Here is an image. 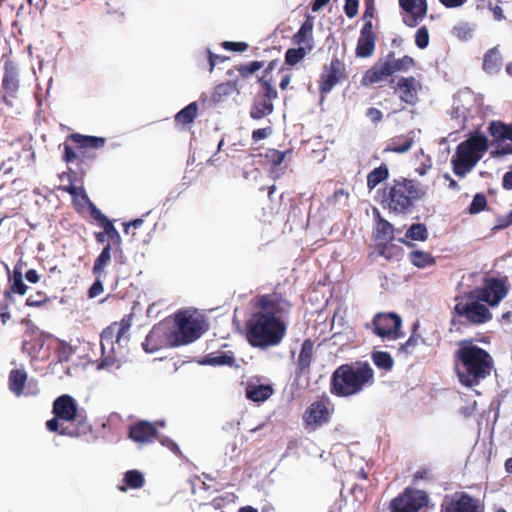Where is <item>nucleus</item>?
Masks as SVG:
<instances>
[{"label": "nucleus", "instance_id": "obj_24", "mask_svg": "<svg viewBox=\"0 0 512 512\" xmlns=\"http://www.w3.org/2000/svg\"><path fill=\"white\" fill-rule=\"evenodd\" d=\"M314 356V342L308 338L301 345V349L296 362L297 376H304L310 373L311 364Z\"/></svg>", "mask_w": 512, "mask_h": 512}, {"label": "nucleus", "instance_id": "obj_9", "mask_svg": "<svg viewBox=\"0 0 512 512\" xmlns=\"http://www.w3.org/2000/svg\"><path fill=\"white\" fill-rule=\"evenodd\" d=\"M255 312L285 320L290 314L292 303L280 292L260 294L254 298Z\"/></svg>", "mask_w": 512, "mask_h": 512}, {"label": "nucleus", "instance_id": "obj_61", "mask_svg": "<svg viewBox=\"0 0 512 512\" xmlns=\"http://www.w3.org/2000/svg\"><path fill=\"white\" fill-rule=\"evenodd\" d=\"M271 134H272V128L270 126L265 127V128H260V129L254 130L252 132V140L254 142H258L262 139L267 138Z\"/></svg>", "mask_w": 512, "mask_h": 512}, {"label": "nucleus", "instance_id": "obj_14", "mask_svg": "<svg viewBox=\"0 0 512 512\" xmlns=\"http://www.w3.org/2000/svg\"><path fill=\"white\" fill-rule=\"evenodd\" d=\"M373 332L382 339L396 340L403 337L402 319L396 313H377L373 320Z\"/></svg>", "mask_w": 512, "mask_h": 512}, {"label": "nucleus", "instance_id": "obj_54", "mask_svg": "<svg viewBox=\"0 0 512 512\" xmlns=\"http://www.w3.org/2000/svg\"><path fill=\"white\" fill-rule=\"evenodd\" d=\"M87 203L91 207L90 214L92 218L96 220L102 228H104L107 223L112 222L90 200Z\"/></svg>", "mask_w": 512, "mask_h": 512}, {"label": "nucleus", "instance_id": "obj_28", "mask_svg": "<svg viewBox=\"0 0 512 512\" xmlns=\"http://www.w3.org/2000/svg\"><path fill=\"white\" fill-rule=\"evenodd\" d=\"M394 238L395 237L393 225L378 214V220L376 222V227L374 231V239L376 243H391L394 240Z\"/></svg>", "mask_w": 512, "mask_h": 512}, {"label": "nucleus", "instance_id": "obj_12", "mask_svg": "<svg viewBox=\"0 0 512 512\" xmlns=\"http://www.w3.org/2000/svg\"><path fill=\"white\" fill-rule=\"evenodd\" d=\"M263 94L254 98L249 115L254 120H260L274 111L273 100L278 98V92L272 85V77L262 75L258 78Z\"/></svg>", "mask_w": 512, "mask_h": 512}, {"label": "nucleus", "instance_id": "obj_46", "mask_svg": "<svg viewBox=\"0 0 512 512\" xmlns=\"http://www.w3.org/2000/svg\"><path fill=\"white\" fill-rule=\"evenodd\" d=\"M3 88L6 92L13 95L18 89V79L12 70H8L5 66V73L2 80Z\"/></svg>", "mask_w": 512, "mask_h": 512}, {"label": "nucleus", "instance_id": "obj_64", "mask_svg": "<svg viewBox=\"0 0 512 512\" xmlns=\"http://www.w3.org/2000/svg\"><path fill=\"white\" fill-rule=\"evenodd\" d=\"M366 116L374 123L377 124L382 121L383 114L382 112L374 107H370L366 111Z\"/></svg>", "mask_w": 512, "mask_h": 512}, {"label": "nucleus", "instance_id": "obj_44", "mask_svg": "<svg viewBox=\"0 0 512 512\" xmlns=\"http://www.w3.org/2000/svg\"><path fill=\"white\" fill-rule=\"evenodd\" d=\"M374 364L381 369L389 371L394 365L393 358L388 352L377 351L372 354Z\"/></svg>", "mask_w": 512, "mask_h": 512}, {"label": "nucleus", "instance_id": "obj_3", "mask_svg": "<svg viewBox=\"0 0 512 512\" xmlns=\"http://www.w3.org/2000/svg\"><path fill=\"white\" fill-rule=\"evenodd\" d=\"M425 195L426 191L419 181L405 177L391 180L380 192L382 207L396 215L411 213L416 202Z\"/></svg>", "mask_w": 512, "mask_h": 512}, {"label": "nucleus", "instance_id": "obj_62", "mask_svg": "<svg viewBox=\"0 0 512 512\" xmlns=\"http://www.w3.org/2000/svg\"><path fill=\"white\" fill-rule=\"evenodd\" d=\"M159 441L163 446L171 450L175 455L181 456V450L175 441L168 437H163L162 439H159Z\"/></svg>", "mask_w": 512, "mask_h": 512}, {"label": "nucleus", "instance_id": "obj_20", "mask_svg": "<svg viewBox=\"0 0 512 512\" xmlns=\"http://www.w3.org/2000/svg\"><path fill=\"white\" fill-rule=\"evenodd\" d=\"M377 33L371 20L364 22L357 40L355 55L358 58H369L375 52Z\"/></svg>", "mask_w": 512, "mask_h": 512}, {"label": "nucleus", "instance_id": "obj_35", "mask_svg": "<svg viewBox=\"0 0 512 512\" xmlns=\"http://www.w3.org/2000/svg\"><path fill=\"white\" fill-rule=\"evenodd\" d=\"M408 258L411 264L419 269L434 266L435 258L431 253L423 250H413L409 253Z\"/></svg>", "mask_w": 512, "mask_h": 512}, {"label": "nucleus", "instance_id": "obj_49", "mask_svg": "<svg viewBox=\"0 0 512 512\" xmlns=\"http://www.w3.org/2000/svg\"><path fill=\"white\" fill-rule=\"evenodd\" d=\"M291 152V149H288L286 151H279L274 148H269L266 151L265 157L267 161L271 163L273 166H279L284 161L286 155Z\"/></svg>", "mask_w": 512, "mask_h": 512}, {"label": "nucleus", "instance_id": "obj_48", "mask_svg": "<svg viewBox=\"0 0 512 512\" xmlns=\"http://www.w3.org/2000/svg\"><path fill=\"white\" fill-rule=\"evenodd\" d=\"M50 302L49 296L44 291H37L31 294L25 301V305L28 307L39 308Z\"/></svg>", "mask_w": 512, "mask_h": 512}, {"label": "nucleus", "instance_id": "obj_33", "mask_svg": "<svg viewBox=\"0 0 512 512\" xmlns=\"http://www.w3.org/2000/svg\"><path fill=\"white\" fill-rule=\"evenodd\" d=\"M201 364L210 366H233L235 364V357L231 351L209 353L204 356Z\"/></svg>", "mask_w": 512, "mask_h": 512}, {"label": "nucleus", "instance_id": "obj_19", "mask_svg": "<svg viewBox=\"0 0 512 512\" xmlns=\"http://www.w3.org/2000/svg\"><path fill=\"white\" fill-rule=\"evenodd\" d=\"M402 22L407 26L416 27L428 13L427 0H399Z\"/></svg>", "mask_w": 512, "mask_h": 512}, {"label": "nucleus", "instance_id": "obj_2", "mask_svg": "<svg viewBox=\"0 0 512 512\" xmlns=\"http://www.w3.org/2000/svg\"><path fill=\"white\" fill-rule=\"evenodd\" d=\"M375 383L371 365L364 361L341 364L332 373L329 391L339 398H348L362 393Z\"/></svg>", "mask_w": 512, "mask_h": 512}, {"label": "nucleus", "instance_id": "obj_18", "mask_svg": "<svg viewBox=\"0 0 512 512\" xmlns=\"http://www.w3.org/2000/svg\"><path fill=\"white\" fill-rule=\"evenodd\" d=\"M52 412L57 418H60L63 422L68 424H73L74 427L78 425L80 421H87L78 414L77 403L75 399L68 394H63L54 400Z\"/></svg>", "mask_w": 512, "mask_h": 512}, {"label": "nucleus", "instance_id": "obj_30", "mask_svg": "<svg viewBox=\"0 0 512 512\" xmlns=\"http://www.w3.org/2000/svg\"><path fill=\"white\" fill-rule=\"evenodd\" d=\"M488 132L495 142L512 141V123L505 124L502 121H492L488 126Z\"/></svg>", "mask_w": 512, "mask_h": 512}, {"label": "nucleus", "instance_id": "obj_60", "mask_svg": "<svg viewBox=\"0 0 512 512\" xmlns=\"http://www.w3.org/2000/svg\"><path fill=\"white\" fill-rule=\"evenodd\" d=\"M229 58L223 55L214 54L210 50H208V60H209V71L212 72L217 63H222L228 60Z\"/></svg>", "mask_w": 512, "mask_h": 512}, {"label": "nucleus", "instance_id": "obj_17", "mask_svg": "<svg viewBox=\"0 0 512 512\" xmlns=\"http://www.w3.org/2000/svg\"><path fill=\"white\" fill-rule=\"evenodd\" d=\"M472 291L481 298L482 302L494 307L506 297L508 288L501 279L487 277L484 279L482 287H476Z\"/></svg>", "mask_w": 512, "mask_h": 512}, {"label": "nucleus", "instance_id": "obj_11", "mask_svg": "<svg viewBox=\"0 0 512 512\" xmlns=\"http://www.w3.org/2000/svg\"><path fill=\"white\" fill-rule=\"evenodd\" d=\"M334 404L331 399L323 394L316 401L312 402L303 414V422L306 429L316 430L328 424L334 413Z\"/></svg>", "mask_w": 512, "mask_h": 512}, {"label": "nucleus", "instance_id": "obj_15", "mask_svg": "<svg viewBox=\"0 0 512 512\" xmlns=\"http://www.w3.org/2000/svg\"><path fill=\"white\" fill-rule=\"evenodd\" d=\"M389 84L402 103L415 106L419 102L418 94L422 89V84L414 76H402L397 80L392 78Z\"/></svg>", "mask_w": 512, "mask_h": 512}, {"label": "nucleus", "instance_id": "obj_13", "mask_svg": "<svg viewBox=\"0 0 512 512\" xmlns=\"http://www.w3.org/2000/svg\"><path fill=\"white\" fill-rule=\"evenodd\" d=\"M347 79L346 65L343 60L334 56L328 64H325L318 81L320 94L326 95L332 89Z\"/></svg>", "mask_w": 512, "mask_h": 512}, {"label": "nucleus", "instance_id": "obj_39", "mask_svg": "<svg viewBox=\"0 0 512 512\" xmlns=\"http://www.w3.org/2000/svg\"><path fill=\"white\" fill-rule=\"evenodd\" d=\"M111 251H112V245H106L99 256L95 259L94 265L92 268L93 274L95 276H101V274L104 272L105 267L108 265V263L111 260Z\"/></svg>", "mask_w": 512, "mask_h": 512}, {"label": "nucleus", "instance_id": "obj_41", "mask_svg": "<svg viewBox=\"0 0 512 512\" xmlns=\"http://www.w3.org/2000/svg\"><path fill=\"white\" fill-rule=\"evenodd\" d=\"M428 229L425 224H412L406 231L405 236L413 241H426L428 239Z\"/></svg>", "mask_w": 512, "mask_h": 512}, {"label": "nucleus", "instance_id": "obj_56", "mask_svg": "<svg viewBox=\"0 0 512 512\" xmlns=\"http://www.w3.org/2000/svg\"><path fill=\"white\" fill-rule=\"evenodd\" d=\"M396 248L395 245H391V243H385V242H378L375 245V249L377 253L386 259L390 260L392 259V253L391 250Z\"/></svg>", "mask_w": 512, "mask_h": 512}, {"label": "nucleus", "instance_id": "obj_26", "mask_svg": "<svg viewBox=\"0 0 512 512\" xmlns=\"http://www.w3.org/2000/svg\"><path fill=\"white\" fill-rule=\"evenodd\" d=\"M164 336L168 338L169 334L165 333L161 327L154 326L142 343L143 349L147 353H154L160 350L164 346Z\"/></svg>", "mask_w": 512, "mask_h": 512}, {"label": "nucleus", "instance_id": "obj_43", "mask_svg": "<svg viewBox=\"0 0 512 512\" xmlns=\"http://www.w3.org/2000/svg\"><path fill=\"white\" fill-rule=\"evenodd\" d=\"M103 230H105V233L107 234V238L109 240L107 245H112V250L121 252L122 239L113 223H107Z\"/></svg>", "mask_w": 512, "mask_h": 512}, {"label": "nucleus", "instance_id": "obj_6", "mask_svg": "<svg viewBox=\"0 0 512 512\" xmlns=\"http://www.w3.org/2000/svg\"><path fill=\"white\" fill-rule=\"evenodd\" d=\"M487 149V138L478 133L459 143L451 159L454 174L464 177L476 166Z\"/></svg>", "mask_w": 512, "mask_h": 512}, {"label": "nucleus", "instance_id": "obj_36", "mask_svg": "<svg viewBox=\"0 0 512 512\" xmlns=\"http://www.w3.org/2000/svg\"><path fill=\"white\" fill-rule=\"evenodd\" d=\"M314 28V17L308 15L301 25L300 29L294 34L292 40L295 44H304L307 40H312Z\"/></svg>", "mask_w": 512, "mask_h": 512}, {"label": "nucleus", "instance_id": "obj_59", "mask_svg": "<svg viewBox=\"0 0 512 512\" xmlns=\"http://www.w3.org/2000/svg\"><path fill=\"white\" fill-rule=\"evenodd\" d=\"M104 291L103 283L100 279V276H96L95 282L92 284V286L88 290V297L89 298H95L102 294Z\"/></svg>", "mask_w": 512, "mask_h": 512}, {"label": "nucleus", "instance_id": "obj_58", "mask_svg": "<svg viewBox=\"0 0 512 512\" xmlns=\"http://www.w3.org/2000/svg\"><path fill=\"white\" fill-rule=\"evenodd\" d=\"M512 225V211L502 216H497L494 229L502 230Z\"/></svg>", "mask_w": 512, "mask_h": 512}, {"label": "nucleus", "instance_id": "obj_10", "mask_svg": "<svg viewBox=\"0 0 512 512\" xmlns=\"http://www.w3.org/2000/svg\"><path fill=\"white\" fill-rule=\"evenodd\" d=\"M175 324L176 329L168 336V341L172 346L192 343L202 334L199 321L187 312L176 314Z\"/></svg>", "mask_w": 512, "mask_h": 512}, {"label": "nucleus", "instance_id": "obj_63", "mask_svg": "<svg viewBox=\"0 0 512 512\" xmlns=\"http://www.w3.org/2000/svg\"><path fill=\"white\" fill-rule=\"evenodd\" d=\"M365 4V11L363 13V19L365 21L371 20L374 17L375 14V1L374 0H364Z\"/></svg>", "mask_w": 512, "mask_h": 512}, {"label": "nucleus", "instance_id": "obj_51", "mask_svg": "<svg viewBox=\"0 0 512 512\" xmlns=\"http://www.w3.org/2000/svg\"><path fill=\"white\" fill-rule=\"evenodd\" d=\"M27 285L24 283L23 278L10 282L8 290L4 291L5 300L11 299L12 294L24 295L27 292Z\"/></svg>", "mask_w": 512, "mask_h": 512}, {"label": "nucleus", "instance_id": "obj_45", "mask_svg": "<svg viewBox=\"0 0 512 512\" xmlns=\"http://www.w3.org/2000/svg\"><path fill=\"white\" fill-rule=\"evenodd\" d=\"M307 54L305 47L289 48L285 52V64L294 66L301 62Z\"/></svg>", "mask_w": 512, "mask_h": 512}, {"label": "nucleus", "instance_id": "obj_53", "mask_svg": "<svg viewBox=\"0 0 512 512\" xmlns=\"http://www.w3.org/2000/svg\"><path fill=\"white\" fill-rule=\"evenodd\" d=\"M420 343L423 344L424 339L420 335L413 333L405 343L401 344L400 351L407 354H412L415 350V347H417Z\"/></svg>", "mask_w": 512, "mask_h": 512}, {"label": "nucleus", "instance_id": "obj_50", "mask_svg": "<svg viewBox=\"0 0 512 512\" xmlns=\"http://www.w3.org/2000/svg\"><path fill=\"white\" fill-rule=\"evenodd\" d=\"M487 204L486 196L483 193H477L474 196L468 211L471 215L478 214L486 209Z\"/></svg>", "mask_w": 512, "mask_h": 512}, {"label": "nucleus", "instance_id": "obj_47", "mask_svg": "<svg viewBox=\"0 0 512 512\" xmlns=\"http://www.w3.org/2000/svg\"><path fill=\"white\" fill-rule=\"evenodd\" d=\"M500 56L499 54L494 50H489L483 60V69L487 72H494L498 69L500 65Z\"/></svg>", "mask_w": 512, "mask_h": 512}, {"label": "nucleus", "instance_id": "obj_55", "mask_svg": "<svg viewBox=\"0 0 512 512\" xmlns=\"http://www.w3.org/2000/svg\"><path fill=\"white\" fill-rule=\"evenodd\" d=\"M222 47L225 50L233 51V52H245L249 45L246 42H233V41H224L222 42Z\"/></svg>", "mask_w": 512, "mask_h": 512}, {"label": "nucleus", "instance_id": "obj_16", "mask_svg": "<svg viewBox=\"0 0 512 512\" xmlns=\"http://www.w3.org/2000/svg\"><path fill=\"white\" fill-rule=\"evenodd\" d=\"M428 503L427 495L420 490L405 489L390 503L391 512H418Z\"/></svg>", "mask_w": 512, "mask_h": 512}, {"label": "nucleus", "instance_id": "obj_8", "mask_svg": "<svg viewBox=\"0 0 512 512\" xmlns=\"http://www.w3.org/2000/svg\"><path fill=\"white\" fill-rule=\"evenodd\" d=\"M264 66V61L257 60L236 66L235 70L238 72V77L234 81L218 84L211 94L210 101L213 104H218L226 101L234 94L238 95L240 93L239 87H242V81L251 77L255 72L264 68Z\"/></svg>", "mask_w": 512, "mask_h": 512}, {"label": "nucleus", "instance_id": "obj_38", "mask_svg": "<svg viewBox=\"0 0 512 512\" xmlns=\"http://www.w3.org/2000/svg\"><path fill=\"white\" fill-rule=\"evenodd\" d=\"M389 178V168L386 164L382 163L379 167L370 171L367 175V188L373 190L380 183Z\"/></svg>", "mask_w": 512, "mask_h": 512}, {"label": "nucleus", "instance_id": "obj_22", "mask_svg": "<svg viewBox=\"0 0 512 512\" xmlns=\"http://www.w3.org/2000/svg\"><path fill=\"white\" fill-rule=\"evenodd\" d=\"M60 418L54 415V417L46 422V428L50 432L58 433L62 436L68 437H81L91 432V426L87 421H80L78 425L74 427L73 424H61Z\"/></svg>", "mask_w": 512, "mask_h": 512}, {"label": "nucleus", "instance_id": "obj_57", "mask_svg": "<svg viewBox=\"0 0 512 512\" xmlns=\"http://www.w3.org/2000/svg\"><path fill=\"white\" fill-rule=\"evenodd\" d=\"M359 0H345L344 12L348 18H354L358 14Z\"/></svg>", "mask_w": 512, "mask_h": 512}, {"label": "nucleus", "instance_id": "obj_1", "mask_svg": "<svg viewBox=\"0 0 512 512\" xmlns=\"http://www.w3.org/2000/svg\"><path fill=\"white\" fill-rule=\"evenodd\" d=\"M456 345L453 365L459 383L467 388L478 386L494 369L492 355L476 345L473 338L459 340Z\"/></svg>", "mask_w": 512, "mask_h": 512}, {"label": "nucleus", "instance_id": "obj_4", "mask_svg": "<svg viewBox=\"0 0 512 512\" xmlns=\"http://www.w3.org/2000/svg\"><path fill=\"white\" fill-rule=\"evenodd\" d=\"M245 329L246 340L252 347L266 349L282 342L287 332V323L254 311L246 321Z\"/></svg>", "mask_w": 512, "mask_h": 512}, {"label": "nucleus", "instance_id": "obj_7", "mask_svg": "<svg viewBox=\"0 0 512 512\" xmlns=\"http://www.w3.org/2000/svg\"><path fill=\"white\" fill-rule=\"evenodd\" d=\"M453 314L464 318L468 324L482 325L492 319V313L472 290L456 296Z\"/></svg>", "mask_w": 512, "mask_h": 512}, {"label": "nucleus", "instance_id": "obj_5", "mask_svg": "<svg viewBox=\"0 0 512 512\" xmlns=\"http://www.w3.org/2000/svg\"><path fill=\"white\" fill-rule=\"evenodd\" d=\"M131 315L125 316L119 322L115 321L101 333V361L99 369L120 368L122 353L120 349L127 345L130 339Z\"/></svg>", "mask_w": 512, "mask_h": 512}, {"label": "nucleus", "instance_id": "obj_29", "mask_svg": "<svg viewBox=\"0 0 512 512\" xmlns=\"http://www.w3.org/2000/svg\"><path fill=\"white\" fill-rule=\"evenodd\" d=\"M413 144V137L407 135H397L389 140L383 152H393L402 154L409 151L412 148Z\"/></svg>", "mask_w": 512, "mask_h": 512}, {"label": "nucleus", "instance_id": "obj_27", "mask_svg": "<svg viewBox=\"0 0 512 512\" xmlns=\"http://www.w3.org/2000/svg\"><path fill=\"white\" fill-rule=\"evenodd\" d=\"M384 58L389 64L392 75L397 72L408 71L416 65L415 60L409 55H404L402 58L397 59L394 51H390Z\"/></svg>", "mask_w": 512, "mask_h": 512}, {"label": "nucleus", "instance_id": "obj_25", "mask_svg": "<svg viewBox=\"0 0 512 512\" xmlns=\"http://www.w3.org/2000/svg\"><path fill=\"white\" fill-rule=\"evenodd\" d=\"M476 501L467 493H455L446 505V512H477Z\"/></svg>", "mask_w": 512, "mask_h": 512}, {"label": "nucleus", "instance_id": "obj_23", "mask_svg": "<svg viewBox=\"0 0 512 512\" xmlns=\"http://www.w3.org/2000/svg\"><path fill=\"white\" fill-rule=\"evenodd\" d=\"M393 76L389 64L384 57L379 58L362 76V86H372Z\"/></svg>", "mask_w": 512, "mask_h": 512}, {"label": "nucleus", "instance_id": "obj_21", "mask_svg": "<svg viewBox=\"0 0 512 512\" xmlns=\"http://www.w3.org/2000/svg\"><path fill=\"white\" fill-rule=\"evenodd\" d=\"M158 430L155 423L140 420L129 427L128 437L138 444H150L158 439Z\"/></svg>", "mask_w": 512, "mask_h": 512}, {"label": "nucleus", "instance_id": "obj_37", "mask_svg": "<svg viewBox=\"0 0 512 512\" xmlns=\"http://www.w3.org/2000/svg\"><path fill=\"white\" fill-rule=\"evenodd\" d=\"M198 115V104L192 102L181 109L174 117L175 123L181 126H187L194 122Z\"/></svg>", "mask_w": 512, "mask_h": 512}, {"label": "nucleus", "instance_id": "obj_31", "mask_svg": "<svg viewBox=\"0 0 512 512\" xmlns=\"http://www.w3.org/2000/svg\"><path fill=\"white\" fill-rule=\"evenodd\" d=\"M68 139L73 141L79 149L101 148L106 143V139L104 137L87 136L79 133L70 134Z\"/></svg>", "mask_w": 512, "mask_h": 512}, {"label": "nucleus", "instance_id": "obj_52", "mask_svg": "<svg viewBox=\"0 0 512 512\" xmlns=\"http://www.w3.org/2000/svg\"><path fill=\"white\" fill-rule=\"evenodd\" d=\"M429 40H430V36H429L428 28L426 26L419 27L415 33L416 46L419 49L423 50L428 47Z\"/></svg>", "mask_w": 512, "mask_h": 512}, {"label": "nucleus", "instance_id": "obj_32", "mask_svg": "<svg viewBox=\"0 0 512 512\" xmlns=\"http://www.w3.org/2000/svg\"><path fill=\"white\" fill-rule=\"evenodd\" d=\"M28 375L24 369H13L9 373L8 384L10 391L17 397L23 394Z\"/></svg>", "mask_w": 512, "mask_h": 512}, {"label": "nucleus", "instance_id": "obj_40", "mask_svg": "<svg viewBox=\"0 0 512 512\" xmlns=\"http://www.w3.org/2000/svg\"><path fill=\"white\" fill-rule=\"evenodd\" d=\"M124 482L126 486H120V491H126V488L139 489L144 485V477L138 470H129L124 475Z\"/></svg>", "mask_w": 512, "mask_h": 512}, {"label": "nucleus", "instance_id": "obj_42", "mask_svg": "<svg viewBox=\"0 0 512 512\" xmlns=\"http://www.w3.org/2000/svg\"><path fill=\"white\" fill-rule=\"evenodd\" d=\"M64 177H68L69 184L68 185H61V186H59V190H61L63 192H66V193H69L70 195H74V194L80 193L81 194V200L83 202H85V203L89 202V197H88L84 187L83 186H75L73 184V180H72L70 174L63 173L60 176L61 180H63Z\"/></svg>", "mask_w": 512, "mask_h": 512}, {"label": "nucleus", "instance_id": "obj_34", "mask_svg": "<svg viewBox=\"0 0 512 512\" xmlns=\"http://www.w3.org/2000/svg\"><path fill=\"white\" fill-rule=\"evenodd\" d=\"M273 394V388L265 384H249L246 387V397L253 402H263Z\"/></svg>", "mask_w": 512, "mask_h": 512}]
</instances>
